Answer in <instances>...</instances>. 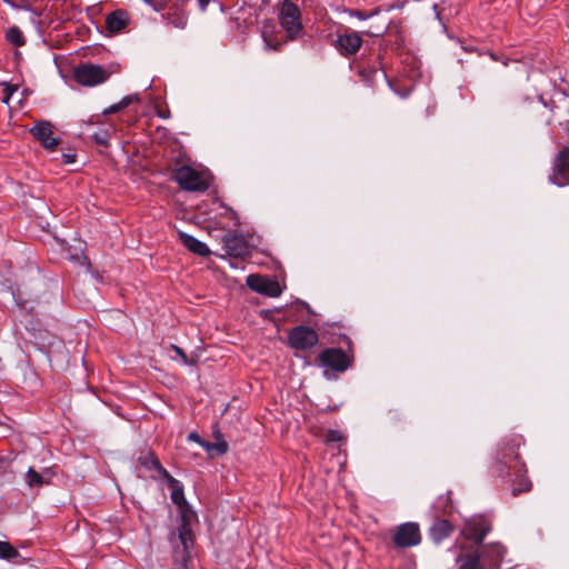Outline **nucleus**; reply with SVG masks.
Here are the masks:
<instances>
[{
    "mask_svg": "<svg viewBox=\"0 0 569 569\" xmlns=\"http://www.w3.org/2000/svg\"><path fill=\"white\" fill-rule=\"evenodd\" d=\"M342 435L338 430H329L327 433V441L328 442H338L342 440Z\"/></svg>",
    "mask_w": 569,
    "mask_h": 569,
    "instance_id": "nucleus-33",
    "label": "nucleus"
},
{
    "mask_svg": "<svg viewBox=\"0 0 569 569\" xmlns=\"http://www.w3.org/2000/svg\"><path fill=\"white\" fill-rule=\"evenodd\" d=\"M453 531L452 523L447 519H437L429 529V536L435 543L442 542Z\"/></svg>",
    "mask_w": 569,
    "mask_h": 569,
    "instance_id": "nucleus-20",
    "label": "nucleus"
},
{
    "mask_svg": "<svg viewBox=\"0 0 569 569\" xmlns=\"http://www.w3.org/2000/svg\"><path fill=\"white\" fill-rule=\"evenodd\" d=\"M525 443L526 440L522 435L510 433L499 441L491 456V472L497 478L511 485L513 497L529 492L532 489L527 465L519 453V449Z\"/></svg>",
    "mask_w": 569,
    "mask_h": 569,
    "instance_id": "nucleus-1",
    "label": "nucleus"
},
{
    "mask_svg": "<svg viewBox=\"0 0 569 569\" xmlns=\"http://www.w3.org/2000/svg\"><path fill=\"white\" fill-rule=\"evenodd\" d=\"M421 542V532L417 522H405L393 529L392 543L395 548L407 549Z\"/></svg>",
    "mask_w": 569,
    "mask_h": 569,
    "instance_id": "nucleus-6",
    "label": "nucleus"
},
{
    "mask_svg": "<svg viewBox=\"0 0 569 569\" xmlns=\"http://www.w3.org/2000/svg\"><path fill=\"white\" fill-rule=\"evenodd\" d=\"M379 12L378 9L371 10V11H362V10H356L352 12V16L358 18L359 20H367L373 16H376Z\"/></svg>",
    "mask_w": 569,
    "mask_h": 569,
    "instance_id": "nucleus-30",
    "label": "nucleus"
},
{
    "mask_svg": "<svg viewBox=\"0 0 569 569\" xmlns=\"http://www.w3.org/2000/svg\"><path fill=\"white\" fill-rule=\"evenodd\" d=\"M171 490V501L178 507L180 518L184 521L187 519H196L197 515L193 512L184 498L183 487L179 480L170 475V478L164 479Z\"/></svg>",
    "mask_w": 569,
    "mask_h": 569,
    "instance_id": "nucleus-10",
    "label": "nucleus"
},
{
    "mask_svg": "<svg viewBox=\"0 0 569 569\" xmlns=\"http://www.w3.org/2000/svg\"><path fill=\"white\" fill-rule=\"evenodd\" d=\"M450 502V497L448 495H441L437 498L433 508L437 512H446V508Z\"/></svg>",
    "mask_w": 569,
    "mask_h": 569,
    "instance_id": "nucleus-29",
    "label": "nucleus"
},
{
    "mask_svg": "<svg viewBox=\"0 0 569 569\" xmlns=\"http://www.w3.org/2000/svg\"><path fill=\"white\" fill-rule=\"evenodd\" d=\"M362 46V38L356 31H347L339 34L335 41V47L340 54L345 57L353 56Z\"/></svg>",
    "mask_w": 569,
    "mask_h": 569,
    "instance_id": "nucleus-13",
    "label": "nucleus"
},
{
    "mask_svg": "<svg viewBox=\"0 0 569 569\" xmlns=\"http://www.w3.org/2000/svg\"><path fill=\"white\" fill-rule=\"evenodd\" d=\"M30 133L33 138L40 142L43 149L49 152H53L57 150L58 144L60 143V138H54L53 134V126L48 120H38L30 128Z\"/></svg>",
    "mask_w": 569,
    "mask_h": 569,
    "instance_id": "nucleus-8",
    "label": "nucleus"
},
{
    "mask_svg": "<svg viewBox=\"0 0 569 569\" xmlns=\"http://www.w3.org/2000/svg\"><path fill=\"white\" fill-rule=\"evenodd\" d=\"M246 283L252 291L267 297L277 298L282 293V288L277 280L260 274H249Z\"/></svg>",
    "mask_w": 569,
    "mask_h": 569,
    "instance_id": "nucleus-9",
    "label": "nucleus"
},
{
    "mask_svg": "<svg viewBox=\"0 0 569 569\" xmlns=\"http://www.w3.org/2000/svg\"><path fill=\"white\" fill-rule=\"evenodd\" d=\"M74 80L84 87H94L108 80L110 73L99 64L82 63L74 68Z\"/></svg>",
    "mask_w": 569,
    "mask_h": 569,
    "instance_id": "nucleus-5",
    "label": "nucleus"
},
{
    "mask_svg": "<svg viewBox=\"0 0 569 569\" xmlns=\"http://www.w3.org/2000/svg\"><path fill=\"white\" fill-rule=\"evenodd\" d=\"M171 347L174 350V352L181 358L182 362L184 365H189L188 357H187L186 352L180 347H178L176 345H172Z\"/></svg>",
    "mask_w": 569,
    "mask_h": 569,
    "instance_id": "nucleus-34",
    "label": "nucleus"
},
{
    "mask_svg": "<svg viewBox=\"0 0 569 569\" xmlns=\"http://www.w3.org/2000/svg\"><path fill=\"white\" fill-rule=\"evenodd\" d=\"M380 67L378 66H372V67H367V66H363L362 63H359L358 66V74L361 77V79L363 81H366L367 83L371 84L375 80V77L378 72Z\"/></svg>",
    "mask_w": 569,
    "mask_h": 569,
    "instance_id": "nucleus-26",
    "label": "nucleus"
},
{
    "mask_svg": "<svg viewBox=\"0 0 569 569\" xmlns=\"http://www.w3.org/2000/svg\"><path fill=\"white\" fill-rule=\"evenodd\" d=\"M20 557L19 551L8 541H0V559L11 561Z\"/></svg>",
    "mask_w": 569,
    "mask_h": 569,
    "instance_id": "nucleus-27",
    "label": "nucleus"
},
{
    "mask_svg": "<svg viewBox=\"0 0 569 569\" xmlns=\"http://www.w3.org/2000/svg\"><path fill=\"white\" fill-rule=\"evenodd\" d=\"M193 519H187L186 521L181 519V523L178 528V538L182 547L181 560L186 561L189 557V550L193 545L192 530L190 528V522Z\"/></svg>",
    "mask_w": 569,
    "mask_h": 569,
    "instance_id": "nucleus-18",
    "label": "nucleus"
},
{
    "mask_svg": "<svg viewBox=\"0 0 569 569\" xmlns=\"http://www.w3.org/2000/svg\"><path fill=\"white\" fill-rule=\"evenodd\" d=\"M490 530V521L482 516H478L466 522L462 532L467 539L480 543Z\"/></svg>",
    "mask_w": 569,
    "mask_h": 569,
    "instance_id": "nucleus-12",
    "label": "nucleus"
},
{
    "mask_svg": "<svg viewBox=\"0 0 569 569\" xmlns=\"http://www.w3.org/2000/svg\"><path fill=\"white\" fill-rule=\"evenodd\" d=\"M223 248L229 256L234 258L244 259L251 253L250 244L242 234L227 236L223 239Z\"/></svg>",
    "mask_w": 569,
    "mask_h": 569,
    "instance_id": "nucleus-14",
    "label": "nucleus"
},
{
    "mask_svg": "<svg viewBox=\"0 0 569 569\" xmlns=\"http://www.w3.org/2000/svg\"><path fill=\"white\" fill-rule=\"evenodd\" d=\"M278 20L286 33L287 41H295L302 36L303 26L301 11L291 0H283L279 3Z\"/></svg>",
    "mask_w": 569,
    "mask_h": 569,
    "instance_id": "nucleus-3",
    "label": "nucleus"
},
{
    "mask_svg": "<svg viewBox=\"0 0 569 569\" xmlns=\"http://www.w3.org/2000/svg\"><path fill=\"white\" fill-rule=\"evenodd\" d=\"M120 110H122V109L120 108V104L118 102V103H114V104L110 106L108 109H106L103 111V113L104 114H110V113L119 112Z\"/></svg>",
    "mask_w": 569,
    "mask_h": 569,
    "instance_id": "nucleus-36",
    "label": "nucleus"
},
{
    "mask_svg": "<svg viewBox=\"0 0 569 569\" xmlns=\"http://www.w3.org/2000/svg\"><path fill=\"white\" fill-rule=\"evenodd\" d=\"M386 28H382L381 30H378L377 32H369L371 36H380L385 32Z\"/></svg>",
    "mask_w": 569,
    "mask_h": 569,
    "instance_id": "nucleus-39",
    "label": "nucleus"
},
{
    "mask_svg": "<svg viewBox=\"0 0 569 569\" xmlns=\"http://www.w3.org/2000/svg\"><path fill=\"white\" fill-rule=\"evenodd\" d=\"M550 180L560 187L569 184V147H565L557 153Z\"/></svg>",
    "mask_w": 569,
    "mask_h": 569,
    "instance_id": "nucleus-11",
    "label": "nucleus"
},
{
    "mask_svg": "<svg viewBox=\"0 0 569 569\" xmlns=\"http://www.w3.org/2000/svg\"><path fill=\"white\" fill-rule=\"evenodd\" d=\"M141 463L147 469L156 470L162 479L170 478L169 471L163 468L159 458L153 452H149L147 456H144L141 459Z\"/></svg>",
    "mask_w": 569,
    "mask_h": 569,
    "instance_id": "nucleus-23",
    "label": "nucleus"
},
{
    "mask_svg": "<svg viewBox=\"0 0 569 569\" xmlns=\"http://www.w3.org/2000/svg\"><path fill=\"white\" fill-rule=\"evenodd\" d=\"M201 11H206L212 0H197Z\"/></svg>",
    "mask_w": 569,
    "mask_h": 569,
    "instance_id": "nucleus-38",
    "label": "nucleus"
},
{
    "mask_svg": "<svg viewBox=\"0 0 569 569\" xmlns=\"http://www.w3.org/2000/svg\"><path fill=\"white\" fill-rule=\"evenodd\" d=\"M129 23V16L123 10H116L107 16L106 24L110 32H120Z\"/></svg>",
    "mask_w": 569,
    "mask_h": 569,
    "instance_id": "nucleus-22",
    "label": "nucleus"
},
{
    "mask_svg": "<svg viewBox=\"0 0 569 569\" xmlns=\"http://www.w3.org/2000/svg\"><path fill=\"white\" fill-rule=\"evenodd\" d=\"M6 39L14 47H22L26 43V38L17 26L10 27L6 32Z\"/></svg>",
    "mask_w": 569,
    "mask_h": 569,
    "instance_id": "nucleus-25",
    "label": "nucleus"
},
{
    "mask_svg": "<svg viewBox=\"0 0 569 569\" xmlns=\"http://www.w3.org/2000/svg\"><path fill=\"white\" fill-rule=\"evenodd\" d=\"M62 161L64 163H72L76 161V154L73 153H62Z\"/></svg>",
    "mask_w": 569,
    "mask_h": 569,
    "instance_id": "nucleus-37",
    "label": "nucleus"
},
{
    "mask_svg": "<svg viewBox=\"0 0 569 569\" xmlns=\"http://www.w3.org/2000/svg\"><path fill=\"white\" fill-rule=\"evenodd\" d=\"M261 36L268 49L279 50L282 46L278 38L277 26L273 20H264L261 26Z\"/></svg>",
    "mask_w": 569,
    "mask_h": 569,
    "instance_id": "nucleus-17",
    "label": "nucleus"
},
{
    "mask_svg": "<svg viewBox=\"0 0 569 569\" xmlns=\"http://www.w3.org/2000/svg\"><path fill=\"white\" fill-rule=\"evenodd\" d=\"M93 138L98 144H101V146L108 144V139L106 138L104 134L94 133Z\"/></svg>",
    "mask_w": 569,
    "mask_h": 569,
    "instance_id": "nucleus-35",
    "label": "nucleus"
},
{
    "mask_svg": "<svg viewBox=\"0 0 569 569\" xmlns=\"http://www.w3.org/2000/svg\"><path fill=\"white\" fill-rule=\"evenodd\" d=\"M178 239L190 252L200 257H207L210 254V249L204 242L188 234L187 232L178 231Z\"/></svg>",
    "mask_w": 569,
    "mask_h": 569,
    "instance_id": "nucleus-19",
    "label": "nucleus"
},
{
    "mask_svg": "<svg viewBox=\"0 0 569 569\" xmlns=\"http://www.w3.org/2000/svg\"><path fill=\"white\" fill-rule=\"evenodd\" d=\"M319 365L325 368V375L328 371L345 372L352 363L353 355L348 353L340 348H326L319 353Z\"/></svg>",
    "mask_w": 569,
    "mask_h": 569,
    "instance_id": "nucleus-4",
    "label": "nucleus"
},
{
    "mask_svg": "<svg viewBox=\"0 0 569 569\" xmlns=\"http://www.w3.org/2000/svg\"><path fill=\"white\" fill-rule=\"evenodd\" d=\"M172 180L181 190L188 192H206L211 184V177L208 172L187 164L173 169Z\"/></svg>",
    "mask_w": 569,
    "mask_h": 569,
    "instance_id": "nucleus-2",
    "label": "nucleus"
},
{
    "mask_svg": "<svg viewBox=\"0 0 569 569\" xmlns=\"http://www.w3.org/2000/svg\"><path fill=\"white\" fill-rule=\"evenodd\" d=\"M318 341V332L307 326H297L292 328L288 335V345L295 350H310Z\"/></svg>",
    "mask_w": 569,
    "mask_h": 569,
    "instance_id": "nucleus-7",
    "label": "nucleus"
},
{
    "mask_svg": "<svg viewBox=\"0 0 569 569\" xmlns=\"http://www.w3.org/2000/svg\"><path fill=\"white\" fill-rule=\"evenodd\" d=\"M18 90V86L17 84H12V83H8V82H4L3 83V97H2V102L3 103H9L13 93Z\"/></svg>",
    "mask_w": 569,
    "mask_h": 569,
    "instance_id": "nucleus-28",
    "label": "nucleus"
},
{
    "mask_svg": "<svg viewBox=\"0 0 569 569\" xmlns=\"http://www.w3.org/2000/svg\"><path fill=\"white\" fill-rule=\"evenodd\" d=\"M139 101V96L138 94H130V96H126L123 97L120 101H119V104H120V108L121 109H124L127 108L129 104H131L132 102H137Z\"/></svg>",
    "mask_w": 569,
    "mask_h": 569,
    "instance_id": "nucleus-32",
    "label": "nucleus"
},
{
    "mask_svg": "<svg viewBox=\"0 0 569 569\" xmlns=\"http://www.w3.org/2000/svg\"><path fill=\"white\" fill-rule=\"evenodd\" d=\"M457 563L459 569H487L479 548L460 553L457 558Z\"/></svg>",
    "mask_w": 569,
    "mask_h": 569,
    "instance_id": "nucleus-16",
    "label": "nucleus"
},
{
    "mask_svg": "<svg viewBox=\"0 0 569 569\" xmlns=\"http://www.w3.org/2000/svg\"><path fill=\"white\" fill-rule=\"evenodd\" d=\"M188 440H189V441H192V442L198 443V445H199V446H201L203 449H204V448H207V447H209V441L203 440V439L199 436V433H197V432H194V431L189 433V436H188Z\"/></svg>",
    "mask_w": 569,
    "mask_h": 569,
    "instance_id": "nucleus-31",
    "label": "nucleus"
},
{
    "mask_svg": "<svg viewBox=\"0 0 569 569\" xmlns=\"http://www.w3.org/2000/svg\"><path fill=\"white\" fill-rule=\"evenodd\" d=\"M216 442H209V447L204 448L208 453L216 452L219 456L224 455L228 451V443L223 439L221 432L218 430L214 432Z\"/></svg>",
    "mask_w": 569,
    "mask_h": 569,
    "instance_id": "nucleus-24",
    "label": "nucleus"
},
{
    "mask_svg": "<svg viewBox=\"0 0 569 569\" xmlns=\"http://www.w3.org/2000/svg\"><path fill=\"white\" fill-rule=\"evenodd\" d=\"M479 549L487 569L498 568L506 553V548L498 542L481 546Z\"/></svg>",
    "mask_w": 569,
    "mask_h": 569,
    "instance_id": "nucleus-15",
    "label": "nucleus"
},
{
    "mask_svg": "<svg viewBox=\"0 0 569 569\" xmlns=\"http://www.w3.org/2000/svg\"><path fill=\"white\" fill-rule=\"evenodd\" d=\"M53 476V472L50 468L46 469L42 473L34 470V468L30 467L26 473L24 480L29 488H39L43 485L50 483V478Z\"/></svg>",
    "mask_w": 569,
    "mask_h": 569,
    "instance_id": "nucleus-21",
    "label": "nucleus"
}]
</instances>
